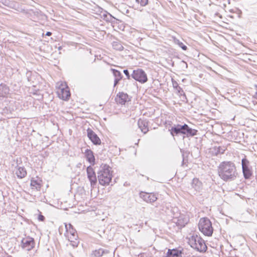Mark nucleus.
<instances>
[{"mask_svg":"<svg viewBox=\"0 0 257 257\" xmlns=\"http://www.w3.org/2000/svg\"><path fill=\"white\" fill-rule=\"evenodd\" d=\"M219 177L225 181L234 180L237 176L235 164L230 161H224L220 163L218 168Z\"/></svg>","mask_w":257,"mask_h":257,"instance_id":"f257e3e1","label":"nucleus"},{"mask_svg":"<svg viewBox=\"0 0 257 257\" xmlns=\"http://www.w3.org/2000/svg\"><path fill=\"white\" fill-rule=\"evenodd\" d=\"M111 168L109 166L104 165L101 167L98 172V179L100 184L101 185H108L112 178V175L110 173Z\"/></svg>","mask_w":257,"mask_h":257,"instance_id":"f03ea898","label":"nucleus"},{"mask_svg":"<svg viewBox=\"0 0 257 257\" xmlns=\"http://www.w3.org/2000/svg\"><path fill=\"white\" fill-rule=\"evenodd\" d=\"M188 243L191 247L200 252L205 251L207 249L204 240L197 235H193L188 238Z\"/></svg>","mask_w":257,"mask_h":257,"instance_id":"7ed1b4c3","label":"nucleus"},{"mask_svg":"<svg viewBox=\"0 0 257 257\" xmlns=\"http://www.w3.org/2000/svg\"><path fill=\"white\" fill-rule=\"evenodd\" d=\"M198 227L199 230L205 235L211 236L213 233V227L209 219L202 218L200 219Z\"/></svg>","mask_w":257,"mask_h":257,"instance_id":"20e7f679","label":"nucleus"},{"mask_svg":"<svg viewBox=\"0 0 257 257\" xmlns=\"http://www.w3.org/2000/svg\"><path fill=\"white\" fill-rule=\"evenodd\" d=\"M131 76L135 80L141 83H145L148 81L147 75L145 72L142 69L138 68L133 70Z\"/></svg>","mask_w":257,"mask_h":257,"instance_id":"39448f33","label":"nucleus"},{"mask_svg":"<svg viewBox=\"0 0 257 257\" xmlns=\"http://www.w3.org/2000/svg\"><path fill=\"white\" fill-rule=\"evenodd\" d=\"M35 244L34 238L29 236L23 238L21 241V247L27 251H30L33 249Z\"/></svg>","mask_w":257,"mask_h":257,"instance_id":"423d86ee","label":"nucleus"},{"mask_svg":"<svg viewBox=\"0 0 257 257\" xmlns=\"http://www.w3.org/2000/svg\"><path fill=\"white\" fill-rule=\"evenodd\" d=\"M186 127V124H184L183 125L174 124L171 127L169 131L172 136H177L179 134L184 135Z\"/></svg>","mask_w":257,"mask_h":257,"instance_id":"0eeeda50","label":"nucleus"},{"mask_svg":"<svg viewBox=\"0 0 257 257\" xmlns=\"http://www.w3.org/2000/svg\"><path fill=\"white\" fill-rule=\"evenodd\" d=\"M59 97L63 100H67L70 96V93L67 86L62 85L57 91Z\"/></svg>","mask_w":257,"mask_h":257,"instance_id":"6e6552de","label":"nucleus"},{"mask_svg":"<svg viewBox=\"0 0 257 257\" xmlns=\"http://www.w3.org/2000/svg\"><path fill=\"white\" fill-rule=\"evenodd\" d=\"M249 161L243 158L241 160V165L244 177L245 179H249L251 175V172L249 168Z\"/></svg>","mask_w":257,"mask_h":257,"instance_id":"1a4fd4ad","label":"nucleus"},{"mask_svg":"<svg viewBox=\"0 0 257 257\" xmlns=\"http://www.w3.org/2000/svg\"><path fill=\"white\" fill-rule=\"evenodd\" d=\"M87 177L90 182L91 186L94 185L97 182V178L93 169L90 166H88L86 169Z\"/></svg>","mask_w":257,"mask_h":257,"instance_id":"9d476101","label":"nucleus"},{"mask_svg":"<svg viewBox=\"0 0 257 257\" xmlns=\"http://www.w3.org/2000/svg\"><path fill=\"white\" fill-rule=\"evenodd\" d=\"M140 197L148 203H153L157 200V197L154 193L141 192Z\"/></svg>","mask_w":257,"mask_h":257,"instance_id":"9b49d317","label":"nucleus"},{"mask_svg":"<svg viewBox=\"0 0 257 257\" xmlns=\"http://www.w3.org/2000/svg\"><path fill=\"white\" fill-rule=\"evenodd\" d=\"M130 100V99L127 93H125L123 92H119L115 97L116 102L121 105L124 104L126 102Z\"/></svg>","mask_w":257,"mask_h":257,"instance_id":"f8f14e48","label":"nucleus"},{"mask_svg":"<svg viewBox=\"0 0 257 257\" xmlns=\"http://www.w3.org/2000/svg\"><path fill=\"white\" fill-rule=\"evenodd\" d=\"M87 136L91 141L94 145H100L101 141L97 135L91 129L88 128L87 130Z\"/></svg>","mask_w":257,"mask_h":257,"instance_id":"ddd939ff","label":"nucleus"},{"mask_svg":"<svg viewBox=\"0 0 257 257\" xmlns=\"http://www.w3.org/2000/svg\"><path fill=\"white\" fill-rule=\"evenodd\" d=\"M138 125L142 132L144 134H146L149 131V121L147 119L140 118L138 121Z\"/></svg>","mask_w":257,"mask_h":257,"instance_id":"4468645a","label":"nucleus"},{"mask_svg":"<svg viewBox=\"0 0 257 257\" xmlns=\"http://www.w3.org/2000/svg\"><path fill=\"white\" fill-rule=\"evenodd\" d=\"M93 254L95 257H112V254L108 250L99 248L95 250L93 252Z\"/></svg>","mask_w":257,"mask_h":257,"instance_id":"2eb2a0df","label":"nucleus"},{"mask_svg":"<svg viewBox=\"0 0 257 257\" xmlns=\"http://www.w3.org/2000/svg\"><path fill=\"white\" fill-rule=\"evenodd\" d=\"M42 186V180L38 177L33 178L31 180V187L32 189L38 191Z\"/></svg>","mask_w":257,"mask_h":257,"instance_id":"dca6fc26","label":"nucleus"},{"mask_svg":"<svg viewBox=\"0 0 257 257\" xmlns=\"http://www.w3.org/2000/svg\"><path fill=\"white\" fill-rule=\"evenodd\" d=\"M10 93L9 87L5 84H0V96L6 97Z\"/></svg>","mask_w":257,"mask_h":257,"instance_id":"f3484780","label":"nucleus"},{"mask_svg":"<svg viewBox=\"0 0 257 257\" xmlns=\"http://www.w3.org/2000/svg\"><path fill=\"white\" fill-rule=\"evenodd\" d=\"M186 127L184 135L187 137H190L197 135V130L190 128L187 124H186Z\"/></svg>","mask_w":257,"mask_h":257,"instance_id":"a211bd4d","label":"nucleus"},{"mask_svg":"<svg viewBox=\"0 0 257 257\" xmlns=\"http://www.w3.org/2000/svg\"><path fill=\"white\" fill-rule=\"evenodd\" d=\"M68 240L70 242L71 245L73 247H77L79 243L78 235L73 234V236H67Z\"/></svg>","mask_w":257,"mask_h":257,"instance_id":"6ab92c4d","label":"nucleus"},{"mask_svg":"<svg viewBox=\"0 0 257 257\" xmlns=\"http://www.w3.org/2000/svg\"><path fill=\"white\" fill-rule=\"evenodd\" d=\"M66 228V236H73V234H77L76 231L73 227V226L71 224H65Z\"/></svg>","mask_w":257,"mask_h":257,"instance_id":"aec40b11","label":"nucleus"},{"mask_svg":"<svg viewBox=\"0 0 257 257\" xmlns=\"http://www.w3.org/2000/svg\"><path fill=\"white\" fill-rule=\"evenodd\" d=\"M85 155L87 159V160L90 163V164H94L95 161V158L93 155V152L87 149L85 151Z\"/></svg>","mask_w":257,"mask_h":257,"instance_id":"412c9836","label":"nucleus"},{"mask_svg":"<svg viewBox=\"0 0 257 257\" xmlns=\"http://www.w3.org/2000/svg\"><path fill=\"white\" fill-rule=\"evenodd\" d=\"M192 187L196 191H200L202 188V183L197 178H194L192 182Z\"/></svg>","mask_w":257,"mask_h":257,"instance_id":"4be33fe9","label":"nucleus"},{"mask_svg":"<svg viewBox=\"0 0 257 257\" xmlns=\"http://www.w3.org/2000/svg\"><path fill=\"white\" fill-rule=\"evenodd\" d=\"M16 174L18 178H23L27 174V172L24 167H19L16 171Z\"/></svg>","mask_w":257,"mask_h":257,"instance_id":"5701e85b","label":"nucleus"},{"mask_svg":"<svg viewBox=\"0 0 257 257\" xmlns=\"http://www.w3.org/2000/svg\"><path fill=\"white\" fill-rule=\"evenodd\" d=\"M173 42L178 45L180 48H181L183 50H186L187 49V47L181 41H180L179 39H177L175 37H172Z\"/></svg>","mask_w":257,"mask_h":257,"instance_id":"b1692460","label":"nucleus"},{"mask_svg":"<svg viewBox=\"0 0 257 257\" xmlns=\"http://www.w3.org/2000/svg\"><path fill=\"white\" fill-rule=\"evenodd\" d=\"M112 47L113 49L118 51H121L123 49V47L119 42H113Z\"/></svg>","mask_w":257,"mask_h":257,"instance_id":"393cba45","label":"nucleus"},{"mask_svg":"<svg viewBox=\"0 0 257 257\" xmlns=\"http://www.w3.org/2000/svg\"><path fill=\"white\" fill-rule=\"evenodd\" d=\"M111 70L115 78L122 79V76L120 71L114 69H111Z\"/></svg>","mask_w":257,"mask_h":257,"instance_id":"a878e982","label":"nucleus"},{"mask_svg":"<svg viewBox=\"0 0 257 257\" xmlns=\"http://www.w3.org/2000/svg\"><path fill=\"white\" fill-rule=\"evenodd\" d=\"M138 4H140L141 6L145 7L148 4V0H135Z\"/></svg>","mask_w":257,"mask_h":257,"instance_id":"bb28decb","label":"nucleus"},{"mask_svg":"<svg viewBox=\"0 0 257 257\" xmlns=\"http://www.w3.org/2000/svg\"><path fill=\"white\" fill-rule=\"evenodd\" d=\"M176 90L178 91V94L180 95H185V93L184 92V91L183 90L182 88L180 87H178V88H176Z\"/></svg>","mask_w":257,"mask_h":257,"instance_id":"cd10ccee","label":"nucleus"},{"mask_svg":"<svg viewBox=\"0 0 257 257\" xmlns=\"http://www.w3.org/2000/svg\"><path fill=\"white\" fill-rule=\"evenodd\" d=\"M217 152L216 153V155H217L218 154H223L225 151V149L221 147H219L217 149Z\"/></svg>","mask_w":257,"mask_h":257,"instance_id":"c85d7f7f","label":"nucleus"},{"mask_svg":"<svg viewBox=\"0 0 257 257\" xmlns=\"http://www.w3.org/2000/svg\"><path fill=\"white\" fill-rule=\"evenodd\" d=\"M123 73L125 74V75L126 76V77H127V78L128 79H131V77L132 76H131V75L130 74V73H129L128 70H127V69L124 70H123Z\"/></svg>","mask_w":257,"mask_h":257,"instance_id":"c756f323","label":"nucleus"},{"mask_svg":"<svg viewBox=\"0 0 257 257\" xmlns=\"http://www.w3.org/2000/svg\"><path fill=\"white\" fill-rule=\"evenodd\" d=\"M172 83H173V86L174 88L176 89V88H178V87H180L178 85V83L175 81H173Z\"/></svg>","mask_w":257,"mask_h":257,"instance_id":"7c9ffc66","label":"nucleus"},{"mask_svg":"<svg viewBox=\"0 0 257 257\" xmlns=\"http://www.w3.org/2000/svg\"><path fill=\"white\" fill-rule=\"evenodd\" d=\"M121 79H119V78H115L114 79V85H113V87H115L119 82V81L121 80Z\"/></svg>","mask_w":257,"mask_h":257,"instance_id":"2f4dec72","label":"nucleus"},{"mask_svg":"<svg viewBox=\"0 0 257 257\" xmlns=\"http://www.w3.org/2000/svg\"><path fill=\"white\" fill-rule=\"evenodd\" d=\"M38 219L40 220V221H44V219H45V217L44 216H43L42 215H39V217H38Z\"/></svg>","mask_w":257,"mask_h":257,"instance_id":"473e14b6","label":"nucleus"},{"mask_svg":"<svg viewBox=\"0 0 257 257\" xmlns=\"http://www.w3.org/2000/svg\"><path fill=\"white\" fill-rule=\"evenodd\" d=\"M52 35V33L50 32H47L46 34V36H50Z\"/></svg>","mask_w":257,"mask_h":257,"instance_id":"72a5a7b5","label":"nucleus"},{"mask_svg":"<svg viewBox=\"0 0 257 257\" xmlns=\"http://www.w3.org/2000/svg\"><path fill=\"white\" fill-rule=\"evenodd\" d=\"M254 87L256 88V92H255V94L257 95V85H255Z\"/></svg>","mask_w":257,"mask_h":257,"instance_id":"f704fd0d","label":"nucleus"}]
</instances>
